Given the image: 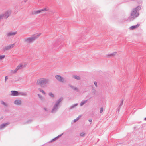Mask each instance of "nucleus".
<instances>
[{"label": "nucleus", "mask_w": 146, "mask_h": 146, "mask_svg": "<svg viewBox=\"0 0 146 146\" xmlns=\"http://www.w3.org/2000/svg\"><path fill=\"white\" fill-rule=\"evenodd\" d=\"M41 34V33H39V34L33 35L31 37L25 38L23 40L24 42L26 44H30L38 38Z\"/></svg>", "instance_id": "nucleus-1"}, {"label": "nucleus", "mask_w": 146, "mask_h": 146, "mask_svg": "<svg viewBox=\"0 0 146 146\" xmlns=\"http://www.w3.org/2000/svg\"><path fill=\"white\" fill-rule=\"evenodd\" d=\"M63 99V98L61 97L56 102L51 111L52 113H55L57 111L60 107L59 104Z\"/></svg>", "instance_id": "nucleus-2"}, {"label": "nucleus", "mask_w": 146, "mask_h": 146, "mask_svg": "<svg viewBox=\"0 0 146 146\" xmlns=\"http://www.w3.org/2000/svg\"><path fill=\"white\" fill-rule=\"evenodd\" d=\"M49 80L44 78H41L37 80L36 84L42 87L46 86L49 82Z\"/></svg>", "instance_id": "nucleus-3"}, {"label": "nucleus", "mask_w": 146, "mask_h": 146, "mask_svg": "<svg viewBox=\"0 0 146 146\" xmlns=\"http://www.w3.org/2000/svg\"><path fill=\"white\" fill-rule=\"evenodd\" d=\"M11 10H7L4 14L0 15V21L3 18H5L6 19L8 18L9 16L11 14Z\"/></svg>", "instance_id": "nucleus-4"}, {"label": "nucleus", "mask_w": 146, "mask_h": 146, "mask_svg": "<svg viewBox=\"0 0 146 146\" xmlns=\"http://www.w3.org/2000/svg\"><path fill=\"white\" fill-rule=\"evenodd\" d=\"M139 13L137 11L135 10H133L131 13V18L134 19L137 17L139 15Z\"/></svg>", "instance_id": "nucleus-5"}, {"label": "nucleus", "mask_w": 146, "mask_h": 146, "mask_svg": "<svg viewBox=\"0 0 146 146\" xmlns=\"http://www.w3.org/2000/svg\"><path fill=\"white\" fill-rule=\"evenodd\" d=\"M17 33V32H13L10 31L8 32L6 34V36L7 38L14 36Z\"/></svg>", "instance_id": "nucleus-6"}, {"label": "nucleus", "mask_w": 146, "mask_h": 146, "mask_svg": "<svg viewBox=\"0 0 146 146\" xmlns=\"http://www.w3.org/2000/svg\"><path fill=\"white\" fill-rule=\"evenodd\" d=\"M23 66L22 64H19L15 69L11 71V73L13 74L16 73L18 70L21 69L23 67Z\"/></svg>", "instance_id": "nucleus-7"}, {"label": "nucleus", "mask_w": 146, "mask_h": 146, "mask_svg": "<svg viewBox=\"0 0 146 146\" xmlns=\"http://www.w3.org/2000/svg\"><path fill=\"white\" fill-rule=\"evenodd\" d=\"M48 9H47L46 8H44L43 9H41L39 10H38L37 11H34L33 13L32 14L33 15H37L39 13H41L42 12V11H48Z\"/></svg>", "instance_id": "nucleus-8"}, {"label": "nucleus", "mask_w": 146, "mask_h": 146, "mask_svg": "<svg viewBox=\"0 0 146 146\" xmlns=\"http://www.w3.org/2000/svg\"><path fill=\"white\" fill-rule=\"evenodd\" d=\"M55 78L58 81L60 82H65L64 78L61 77L60 75H56L55 76Z\"/></svg>", "instance_id": "nucleus-9"}, {"label": "nucleus", "mask_w": 146, "mask_h": 146, "mask_svg": "<svg viewBox=\"0 0 146 146\" xmlns=\"http://www.w3.org/2000/svg\"><path fill=\"white\" fill-rule=\"evenodd\" d=\"M15 45V44H13L5 46L4 48V50H7L13 48L14 47Z\"/></svg>", "instance_id": "nucleus-10"}, {"label": "nucleus", "mask_w": 146, "mask_h": 146, "mask_svg": "<svg viewBox=\"0 0 146 146\" xmlns=\"http://www.w3.org/2000/svg\"><path fill=\"white\" fill-rule=\"evenodd\" d=\"M116 54V52H115L112 53L106 54V56L108 58H110L111 57L114 56Z\"/></svg>", "instance_id": "nucleus-11"}, {"label": "nucleus", "mask_w": 146, "mask_h": 146, "mask_svg": "<svg viewBox=\"0 0 146 146\" xmlns=\"http://www.w3.org/2000/svg\"><path fill=\"white\" fill-rule=\"evenodd\" d=\"M11 93L10 95L12 96H18L19 95V92L17 91H11Z\"/></svg>", "instance_id": "nucleus-12"}, {"label": "nucleus", "mask_w": 146, "mask_h": 146, "mask_svg": "<svg viewBox=\"0 0 146 146\" xmlns=\"http://www.w3.org/2000/svg\"><path fill=\"white\" fill-rule=\"evenodd\" d=\"M139 25V24H137L136 25L132 26L130 27V29L131 30H133L138 27Z\"/></svg>", "instance_id": "nucleus-13"}, {"label": "nucleus", "mask_w": 146, "mask_h": 146, "mask_svg": "<svg viewBox=\"0 0 146 146\" xmlns=\"http://www.w3.org/2000/svg\"><path fill=\"white\" fill-rule=\"evenodd\" d=\"M21 101L20 100H16L14 101V103L15 104L19 105L21 104Z\"/></svg>", "instance_id": "nucleus-14"}, {"label": "nucleus", "mask_w": 146, "mask_h": 146, "mask_svg": "<svg viewBox=\"0 0 146 146\" xmlns=\"http://www.w3.org/2000/svg\"><path fill=\"white\" fill-rule=\"evenodd\" d=\"M8 124L7 123H5L3 124L0 125V129H2L3 127H5Z\"/></svg>", "instance_id": "nucleus-15"}, {"label": "nucleus", "mask_w": 146, "mask_h": 146, "mask_svg": "<svg viewBox=\"0 0 146 146\" xmlns=\"http://www.w3.org/2000/svg\"><path fill=\"white\" fill-rule=\"evenodd\" d=\"M88 100H83L82 102H81L80 105L81 106H82L83 105L85 104L86 103L87 101Z\"/></svg>", "instance_id": "nucleus-16"}, {"label": "nucleus", "mask_w": 146, "mask_h": 146, "mask_svg": "<svg viewBox=\"0 0 146 146\" xmlns=\"http://www.w3.org/2000/svg\"><path fill=\"white\" fill-rule=\"evenodd\" d=\"M69 86L71 88H72V89H73L74 90H75V91H77V92H78V89L76 88H75V87H74L73 86H72V85H69Z\"/></svg>", "instance_id": "nucleus-17"}, {"label": "nucleus", "mask_w": 146, "mask_h": 146, "mask_svg": "<svg viewBox=\"0 0 146 146\" xmlns=\"http://www.w3.org/2000/svg\"><path fill=\"white\" fill-rule=\"evenodd\" d=\"M78 105V104L77 103L75 104H74L73 105H72L70 107V109H72V108H74V107L77 106Z\"/></svg>", "instance_id": "nucleus-18"}, {"label": "nucleus", "mask_w": 146, "mask_h": 146, "mask_svg": "<svg viewBox=\"0 0 146 146\" xmlns=\"http://www.w3.org/2000/svg\"><path fill=\"white\" fill-rule=\"evenodd\" d=\"M38 90L40 91L44 95H45V92L44 91L42 90V89H41V88H38Z\"/></svg>", "instance_id": "nucleus-19"}, {"label": "nucleus", "mask_w": 146, "mask_h": 146, "mask_svg": "<svg viewBox=\"0 0 146 146\" xmlns=\"http://www.w3.org/2000/svg\"><path fill=\"white\" fill-rule=\"evenodd\" d=\"M1 104H2L4 106H7L8 105L7 104L5 103L3 101H1Z\"/></svg>", "instance_id": "nucleus-20"}, {"label": "nucleus", "mask_w": 146, "mask_h": 146, "mask_svg": "<svg viewBox=\"0 0 146 146\" xmlns=\"http://www.w3.org/2000/svg\"><path fill=\"white\" fill-rule=\"evenodd\" d=\"M80 117H81L80 116H78L76 119H75L74 120V122H76L77 121H78Z\"/></svg>", "instance_id": "nucleus-21"}, {"label": "nucleus", "mask_w": 146, "mask_h": 146, "mask_svg": "<svg viewBox=\"0 0 146 146\" xmlns=\"http://www.w3.org/2000/svg\"><path fill=\"white\" fill-rule=\"evenodd\" d=\"M73 78L77 80H80V77L77 76H73Z\"/></svg>", "instance_id": "nucleus-22"}, {"label": "nucleus", "mask_w": 146, "mask_h": 146, "mask_svg": "<svg viewBox=\"0 0 146 146\" xmlns=\"http://www.w3.org/2000/svg\"><path fill=\"white\" fill-rule=\"evenodd\" d=\"M38 96L39 98L42 100H43L44 98L43 97H42V96H41V95L38 94Z\"/></svg>", "instance_id": "nucleus-23"}, {"label": "nucleus", "mask_w": 146, "mask_h": 146, "mask_svg": "<svg viewBox=\"0 0 146 146\" xmlns=\"http://www.w3.org/2000/svg\"><path fill=\"white\" fill-rule=\"evenodd\" d=\"M49 95L52 98H53L54 96V94L51 92L49 93Z\"/></svg>", "instance_id": "nucleus-24"}, {"label": "nucleus", "mask_w": 146, "mask_h": 146, "mask_svg": "<svg viewBox=\"0 0 146 146\" xmlns=\"http://www.w3.org/2000/svg\"><path fill=\"white\" fill-rule=\"evenodd\" d=\"M5 57V55H0V60L4 58Z\"/></svg>", "instance_id": "nucleus-25"}, {"label": "nucleus", "mask_w": 146, "mask_h": 146, "mask_svg": "<svg viewBox=\"0 0 146 146\" xmlns=\"http://www.w3.org/2000/svg\"><path fill=\"white\" fill-rule=\"evenodd\" d=\"M141 9V7L140 6H138L136 9H134L133 10H139Z\"/></svg>", "instance_id": "nucleus-26"}, {"label": "nucleus", "mask_w": 146, "mask_h": 146, "mask_svg": "<svg viewBox=\"0 0 146 146\" xmlns=\"http://www.w3.org/2000/svg\"><path fill=\"white\" fill-rule=\"evenodd\" d=\"M80 135L81 137H84L85 136V133L83 132L82 133L80 134Z\"/></svg>", "instance_id": "nucleus-27"}, {"label": "nucleus", "mask_w": 146, "mask_h": 146, "mask_svg": "<svg viewBox=\"0 0 146 146\" xmlns=\"http://www.w3.org/2000/svg\"><path fill=\"white\" fill-rule=\"evenodd\" d=\"M62 135H63V133H62V134H61L60 135H58V136H57V137H55L56 138V139H57L58 138L60 137Z\"/></svg>", "instance_id": "nucleus-28"}, {"label": "nucleus", "mask_w": 146, "mask_h": 146, "mask_svg": "<svg viewBox=\"0 0 146 146\" xmlns=\"http://www.w3.org/2000/svg\"><path fill=\"white\" fill-rule=\"evenodd\" d=\"M8 79V77L7 76H6L5 77V82H6V80Z\"/></svg>", "instance_id": "nucleus-29"}, {"label": "nucleus", "mask_w": 146, "mask_h": 146, "mask_svg": "<svg viewBox=\"0 0 146 146\" xmlns=\"http://www.w3.org/2000/svg\"><path fill=\"white\" fill-rule=\"evenodd\" d=\"M94 85L95 86L97 87V83L95 81L94 82Z\"/></svg>", "instance_id": "nucleus-30"}, {"label": "nucleus", "mask_w": 146, "mask_h": 146, "mask_svg": "<svg viewBox=\"0 0 146 146\" xmlns=\"http://www.w3.org/2000/svg\"><path fill=\"white\" fill-rule=\"evenodd\" d=\"M56 138L55 137L54 138V139H53L51 141V142H52V141H55L56 140Z\"/></svg>", "instance_id": "nucleus-31"}, {"label": "nucleus", "mask_w": 146, "mask_h": 146, "mask_svg": "<svg viewBox=\"0 0 146 146\" xmlns=\"http://www.w3.org/2000/svg\"><path fill=\"white\" fill-rule=\"evenodd\" d=\"M89 121L90 122V124H91V123L92 122V120L91 119H89Z\"/></svg>", "instance_id": "nucleus-32"}, {"label": "nucleus", "mask_w": 146, "mask_h": 146, "mask_svg": "<svg viewBox=\"0 0 146 146\" xmlns=\"http://www.w3.org/2000/svg\"><path fill=\"white\" fill-rule=\"evenodd\" d=\"M44 110H45L46 111L47 110L46 109V108H44Z\"/></svg>", "instance_id": "nucleus-33"}, {"label": "nucleus", "mask_w": 146, "mask_h": 146, "mask_svg": "<svg viewBox=\"0 0 146 146\" xmlns=\"http://www.w3.org/2000/svg\"><path fill=\"white\" fill-rule=\"evenodd\" d=\"M101 112H102L103 111V109L102 108H101Z\"/></svg>", "instance_id": "nucleus-34"}, {"label": "nucleus", "mask_w": 146, "mask_h": 146, "mask_svg": "<svg viewBox=\"0 0 146 146\" xmlns=\"http://www.w3.org/2000/svg\"><path fill=\"white\" fill-rule=\"evenodd\" d=\"M27 0H24V3H25L27 1Z\"/></svg>", "instance_id": "nucleus-35"}, {"label": "nucleus", "mask_w": 146, "mask_h": 146, "mask_svg": "<svg viewBox=\"0 0 146 146\" xmlns=\"http://www.w3.org/2000/svg\"><path fill=\"white\" fill-rule=\"evenodd\" d=\"M22 95H26V94L25 93H23V94H22Z\"/></svg>", "instance_id": "nucleus-36"}, {"label": "nucleus", "mask_w": 146, "mask_h": 146, "mask_svg": "<svg viewBox=\"0 0 146 146\" xmlns=\"http://www.w3.org/2000/svg\"><path fill=\"white\" fill-rule=\"evenodd\" d=\"M31 121H29H29H28V122H31Z\"/></svg>", "instance_id": "nucleus-37"}, {"label": "nucleus", "mask_w": 146, "mask_h": 146, "mask_svg": "<svg viewBox=\"0 0 146 146\" xmlns=\"http://www.w3.org/2000/svg\"><path fill=\"white\" fill-rule=\"evenodd\" d=\"M145 119L146 120V118H145Z\"/></svg>", "instance_id": "nucleus-38"}, {"label": "nucleus", "mask_w": 146, "mask_h": 146, "mask_svg": "<svg viewBox=\"0 0 146 146\" xmlns=\"http://www.w3.org/2000/svg\"><path fill=\"white\" fill-rule=\"evenodd\" d=\"M101 112V111H100V113Z\"/></svg>", "instance_id": "nucleus-39"}]
</instances>
